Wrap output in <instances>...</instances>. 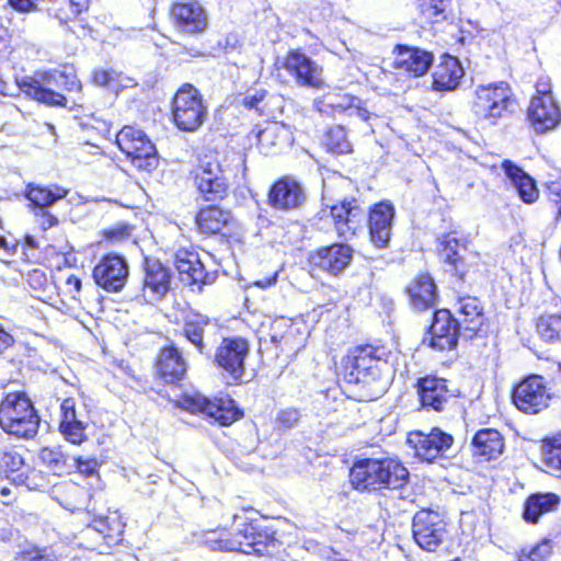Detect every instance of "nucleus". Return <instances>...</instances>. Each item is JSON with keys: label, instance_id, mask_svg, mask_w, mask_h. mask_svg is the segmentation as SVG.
<instances>
[{"label": "nucleus", "instance_id": "52", "mask_svg": "<svg viewBox=\"0 0 561 561\" xmlns=\"http://www.w3.org/2000/svg\"><path fill=\"white\" fill-rule=\"evenodd\" d=\"M552 553V543L548 539H543L534 546L530 550H526V556L533 561H547Z\"/></svg>", "mask_w": 561, "mask_h": 561}, {"label": "nucleus", "instance_id": "3", "mask_svg": "<svg viewBox=\"0 0 561 561\" xmlns=\"http://www.w3.org/2000/svg\"><path fill=\"white\" fill-rule=\"evenodd\" d=\"M516 105L511 87L503 81L479 84L473 91L471 112L478 121L495 125Z\"/></svg>", "mask_w": 561, "mask_h": 561}, {"label": "nucleus", "instance_id": "46", "mask_svg": "<svg viewBox=\"0 0 561 561\" xmlns=\"http://www.w3.org/2000/svg\"><path fill=\"white\" fill-rule=\"evenodd\" d=\"M541 459L548 469L561 470V435L542 442Z\"/></svg>", "mask_w": 561, "mask_h": 561}, {"label": "nucleus", "instance_id": "54", "mask_svg": "<svg viewBox=\"0 0 561 561\" xmlns=\"http://www.w3.org/2000/svg\"><path fill=\"white\" fill-rule=\"evenodd\" d=\"M27 282L35 290H45L46 287L51 286L46 274L43 271L34 270L28 274Z\"/></svg>", "mask_w": 561, "mask_h": 561}, {"label": "nucleus", "instance_id": "11", "mask_svg": "<svg viewBox=\"0 0 561 561\" xmlns=\"http://www.w3.org/2000/svg\"><path fill=\"white\" fill-rule=\"evenodd\" d=\"M278 69L285 70L298 85L321 89L324 85L323 68L300 50H290L277 60Z\"/></svg>", "mask_w": 561, "mask_h": 561}, {"label": "nucleus", "instance_id": "25", "mask_svg": "<svg viewBox=\"0 0 561 561\" xmlns=\"http://www.w3.org/2000/svg\"><path fill=\"white\" fill-rule=\"evenodd\" d=\"M353 259V249L343 243H335L319 249L311 257L313 265L331 275L341 274Z\"/></svg>", "mask_w": 561, "mask_h": 561}, {"label": "nucleus", "instance_id": "37", "mask_svg": "<svg viewBox=\"0 0 561 561\" xmlns=\"http://www.w3.org/2000/svg\"><path fill=\"white\" fill-rule=\"evenodd\" d=\"M271 339L276 344H284L289 350L299 348L305 342L304 332L299 324L286 318L273 321L271 325Z\"/></svg>", "mask_w": 561, "mask_h": 561}, {"label": "nucleus", "instance_id": "18", "mask_svg": "<svg viewBox=\"0 0 561 561\" xmlns=\"http://www.w3.org/2000/svg\"><path fill=\"white\" fill-rule=\"evenodd\" d=\"M408 443L414 448L416 457L431 462L447 454L453 446L454 438L439 428H433L428 434L411 433Z\"/></svg>", "mask_w": 561, "mask_h": 561}, {"label": "nucleus", "instance_id": "42", "mask_svg": "<svg viewBox=\"0 0 561 561\" xmlns=\"http://www.w3.org/2000/svg\"><path fill=\"white\" fill-rule=\"evenodd\" d=\"M325 102L336 112H348L350 116H358L363 121L369 118V111L362 105V101L345 93H329Z\"/></svg>", "mask_w": 561, "mask_h": 561}, {"label": "nucleus", "instance_id": "38", "mask_svg": "<svg viewBox=\"0 0 561 561\" xmlns=\"http://www.w3.org/2000/svg\"><path fill=\"white\" fill-rule=\"evenodd\" d=\"M560 499L554 493H536L527 497L524 504L523 518L536 524L545 514L558 508Z\"/></svg>", "mask_w": 561, "mask_h": 561}, {"label": "nucleus", "instance_id": "5", "mask_svg": "<svg viewBox=\"0 0 561 561\" xmlns=\"http://www.w3.org/2000/svg\"><path fill=\"white\" fill-rule=\"evenodd\" d=\"M20 90L27 96L47 105L66 106V98L53 90L54 85L65 87L67 91H80L81 83L75 75L65 72H45L41 81L33 77L18 80Z\"/></svg>", "mask_w": 561, "mask_h": 561}, {"label": "nucleus", "instance_id": "64", "mask_svg": "<svg viewBox=\"0 0 561 561\" xmlns=\"http://www.w3.org/2000/svg\"><path fill=\"white\" fill-rule=\"evenodd\" d=\"M278 277V271H275L272 275L265 278L256 279L252 283L253 286L259 287L261 289H267L271 286L276 284Z\"/></svg>", "mask_w": 561, "mask_h": 561}, {"label": "nucleus", "instance_id": "29", "mask_svg": "<svg viewBox=\"0 0 561 561\" xmlns=\"http://www.w3.org/2000/svg\"><path fill=\"white\" fill-rule=\"evenodd\" d=\"M458 323L467 337H472L484 324V313L479 300L463 297L457 302Z\"/></svg>", "mask_w": 561, "mask_h": 561}, {"label": "nucleus", "instance_id": "62", "mask_svg": "<svg viewBox=\"0 0 561 561\" xmlns=\"http://www.w3.org/2000/svg\"><path fill=\"white\" fill-rule=\"evenodd\" d=\"M537 94L535 96H554L551 92V82L547 78H541L536 84Z\"/></svg>", "mask_w": 561, "mask_h": 561}, {"label": "nucleus", "instance_id": "30", "mask_svg": "<svg viewBox=\"0 0 561 561\" xmlns=\"http://www.w3.org/2000/svg\"><path fill=\"white\" fill-rule=\"evenodd\" d=\"M413 308L424 310L433 308L437 301V289L430 274H420L407 287Z\"/></svg>", "mask_w": 561, "mask_h": 561}, {"label": "nucleus", "instance_id": "33", "mask_svg": "<svg viewBox=\"0 0 561 561\" xmlns=\"http://www.w3.org/2000/svg\"><path fill=\"white\" fill-rule=\"evenodd\" d=\"M174 265L182 282L187 285L205 284L207 274L198 254L194 251L181 249L175 254Z\"/></svg>", "mask_w": 561, "mask_h": 561}, {"label": "nucleus", "instance_id": "61", "mask_svg": "<svg viewBox=\"0 0 561 561\" xmlns=\"http://www.w3.org/2000/svg\"><path fill=\"white\" fill-rule=\"evenodd\" d=\"M111 76H113V69H98L93 73V81L98 85L107 88Z\"/></svg>", "mask_w": 561, "mask_h": 561}, {"label": "nucleus", "instance_id": "1", "mask_svg": "<svg viewBox=\"0 0 561 561\" xmlns=\"http://www.w3.org/2000/svg\"><path fill=\"white\" fill-rule=\"evenodd\" d=\"M194 542L213 551H240L245 554H268L276 546V540L266 531L247 520L238 524L233 535L225 529H207L193 534Z\"/></svg>", "mask_w": 561, "mask_h": 561}, {"label": "nucleus", "instance_id": "48", "mask_svg": "<svg viewBox=\"0 0 561 561\" xmlns=\"http://www.w3.org/2000/svg\"><path fill=\"white\" fill-rule=\"evenodd\" d=\"M327 146L334 153H348L352 145L347 139L346 130L342 126L332 127L327 135Z\"/></svg>", "mask_w": 561, "mask_h": 561}, {"label": "nucleus", "instance_id": "44", "mask_svg": "<svg viewBox=\"0 0 561 561\" xmlns=\"http://www.w3.org/2000/svg\"><path fill=\"white\" fill-rule=\"evenodd\" d=\"M67 193L68 191L66 188L59 186H55L54 188L32 186L27 192V198L43 209L50 206L56 201L64 198Z\"/></svg>", "mask_w": 561, "mask_h": 561}, {"label": "nucleus", "instance_id": "43", "mask_svg": "<svg viewBox=\"0 0 561 561\" xmlns=\"http://www.w3.org/2000/svg\"><path fill=\"white\" fill-rule=\"evenodd\" d=\"M208 324V318L206 316L199 313L188 314L184 327L183 334L184 336L197 347L199 352H203V335L204 329Z\"/></svg>", "mask_w": 561, "mask_h": 561}, {"label": "nucleus", "instance_id": "58", "mask_svg": "<svg viewBox=\"0 0 561 561\" xmlns=\"http://www.w3.org/2000/svg\"><path fill=\"white\" fill-rule=\"evenodd\" d=\"M299 416H300V414H299L298 410L285 409L278 413L277 420L279 421L280 424H283L287 427H291L295 424H297Z\"/></svg>", "mask_w": 561, "mask_h": 561}, {"label": "nucleus", "instance_id": "31", "mask_svg": "<svg viewBox=\"0 0 561 561\" xmlns=\"http://www.w3.org/2000/svg\"><path fill=\"white\" fill-rule=\"evenodd\" d=\"M331 216L334 220L337 233L341 237L348 238L355 234V231L360 226L363 211L356 205V201L353 199L332 206Z\"/></svg>", "mask_w": 561, "mask_h": 561}, {"label": "nucleus", "instance_id": "22", "mask_svg": "<svg viewBox=\"0 0 561 561\" xmlns=\"http://www.w3.org/2000/svg\"><path fill=\"white\" fill-rule=\"evenodd\" d=\"M171 274L168 267L158 260L147 259L145 263V276L142 296L146 301L154 304L160 301L169 291Z\"/></svg>", "mask_w": 561, "mask_h": 561}, {"label": "nucleus", "instance_id": "23", "mask_svg": "<svg viewBox=\"0 0 561 561\" xmlns=\"http://www.w3.org/2000/svg\"><path fill=\"white\" fill-rule=\"evenodd\" d=\"M251 137L256 140L260 151L265 154L277 153L285 145L291 140L289 128L277 122H268L263 126H256L252 130Z\"/></svg>", "mask_w": 561, "mask_h": 561}, {"label": "nucleus", "instance_id": "35", "mask_svg": "<svg viewBox=\"0 0 561 561\" xmlns=\"http://www.w3.org/2000/svg\"><path fill=\"white\" fill-rule=\"evenodd\" d=\"M419 394L423 407L435 411L443 410L450 398L446 380L436 377H425L419 381Z\"/></svg>", "mask_w": 561, "mask_h": 561}, {"label": "nucleus", "instance_id": "15", "mask_svg": "<svg viewBox=\"0 0 561 561\" xmlns=\"http://www.w3.org/2000/svg\"><path fill=\"white\" fill-rule=\"evenodd\" d=\"M527 119L536 134H546L561 124V107L554 96H533Z\"/></svg>", "mask_w": 561, "mask_h": 561}, {"label": "nucleus", "instance_id": "16", "mask_svg": "<svg viewBox=\"0 0 561 561\" xmlns=\"http://www.w3.org/2000/svg\"><path fill=\"white\" fill-rule=\"evenodd\" d=\"M171 20L175 30L185 35H198L208 28V14L197 1L174 3Z\"/></svg>", "mask_w": 561, "mask_h": 561}, {"label": "nucleus", "instance_id": "45", "mask_svg": "<svg viewBox=\"0 0 561 561\" xmlns=\"http://www.w3.org/2000/svg\"><path fill=\"white\" fill-rule=\"evenodd\" d=\"M537 332L546 342H561V316H541L537 321Z\"/></svg>", "mask_w": 561, "mask_h": 561}, {"label": "nucleus", "instance_id": "14", "mask_svg": "<svg viewBox=\"0 0 561 561\" xmlns=\"http://www.w3.org/2000/svg\"><path fill=\"white\" fill-rule=\"evenodd\" d=\"M0 472L14 484L24 485L30 490L41 489L45 485L42 472L26 465L16 451H0Z\"/></svg>", "mask_w": 561, "mask_h": 561}, {"label": "nucleus", "instance_id": "9", "mask_svg": "<svg viewBox=\"0 0 561 561\" xmlns=\"http://www.w3.org/2000/svg\"><path fill=\"white\" fill-rule=\"evenodd\" d=\"M180 403L188 412L201 413L225 426L242 416L234 401L229 398L209 400L199 393H193L184 394Z\"/></svg>", "mask_w": 561, "mask_h": 561}, {"label": "nucleus", "instance_id": "50", "mask_svg": "<svg viewBox=\"0 0 561 561\" xmlns=\"http://www.w3.org/2000/svg\"><path fill=\"white\" fill-rule=\"evenodd\" d=\"M89 7V0H68L66 8H60L56 13V16L62 23H67L69 20L78 16L82 11Z\"/></svg>", "mask_w": 561, "mask_h": 561}, {"label": "nucleus", "instance_id": "20", "mask_svg": "<svg viewBox=\"0 0 561 561\" xmlns=\"http://www.w3.org/2000/svg\"><path fill=\"white\" fill-rule=\"evenodd\" d=\"M128 276V266L119 255L104 256L93 270L95 283L107 291L121 290Z\"/></svg>", "mask_w": 561, "mask_h": 561}, {"label": "nucleus", "instance_id": "49", "mask_svg": "<svg viewBox=\"0 0 561 561\" xmlns=\"http://www.w3.org/2000/svg\"><path fill=\"white\" fill-rule=\"evenodd\" d=\"M41 457L43 461L58 474L64 473L67 468H71V466L67 465V459L59 449L45 448L42 450Z\"/></svg>", "mask_w": 561, "mask_h": 561}, {"label": "nucleus", "instance_id": "55", "mask_svg": "<svg viewBox=\"0 0 561 561\" xmlns=\"http://www.w3.org/2000/svg\"><path fill=\"white\" fill-rule=\"evenodd\" d=\"M18 248V242L12 236L0 234V260L5 261Z\"/></svg>", "mask_w": 561, "mask_h": 561}, {"label": "nucleus", "instance_id": "19", "mask_svg": "<svg viewBox=\"0 0 561 561\" xmlns=\"http://www.w3.org/2000/svg\"><path fill=\"white\" fill-rule=\"evenodd\" d=\"M249 355V344L244 339H224L216 352L217 364L228 371L234 380L242 377L244 360Z\"/></svg>", "mask_w": 561, "mask_h": 561}, {"label": "nucleus", "instance_id": "24", "mask_svg": "<svg viewBox=\"0 0 561 561\" xmlns=\"http://www.w3.org/2000/svg\"><path fill=\"white\" fill-rule=\"evenodd\" d=\"M439 255L442 260L450 265L455 273L460 277L469 272V267L465 262L461 251H467L471 241L466 236H457L455 232L444 234L438 239Z\"/></svg>", "mask_w": 561, "mask_h": 561}, {"label": "nucleus", "instance_id": "40", "mask_svg": "<svg viewBox=\"0 0 561 561\" xmlns=\"http://www.w3.org/2000/svg\"><path fill=\"white\" fill-rule=\"evenodd\" d=\"M476 456L490 460L502 454L504 443L501 434L492 428L479 431L472 440Z\"/></svg>", "mask_w": 561, "mask_h": 561}, {"label": "nucleus", "instance_id": "28", "mask_svg": "<svg viewBox=\"0 0 561 561\" xmlns=\"http://www.w3.org/2000/svg\"><path fill=\"white\" fill-rule=\"evenodd\" d=\"M394 208L389 203L375 205L369 215V232L371 241L378 248H385L391 236Z\"/></svg>", "mask_w": 561, "mask_h": 561}, {"label": "nucleus", "instance_id": "17", "mask_svg": "<svg viewBox=\"0 0 561 561\" xmlns=\"http://www.w3.org/2000/svg\"><path fill=\"white\" fill-rule=\"evenodd\" d=\"M445 523L438 513L420 511L413 518V537L424 550L435 551L445 536Z\"/></svg>", "mask_w": 561, "mask_h": 561}, {"label": "nucleus", "instance_id": "12", "mask_svg": "<svg viewBox=\"0 0 561 561\" xmlns=\"http://www.w3.org/2000/svg\"><path fill=\"white\" fill-rule=\"evenodd\" d=\"M343 373L348 382H368L376 380L386 362L374 355L371 347H358L343 358Z\"/></svg>", "mask_w": 561, "mask_h": 561}, {"label": "nucleus", "instance_id": "63", "mask_svg": "<svg viewBox=\"0 0 561 561\" xmlns=\"http://www.w3.org/2000/svg\"><path fill=\"white\" fill-rule=\"evenodd\" d=\"M130 234L129 228L127 226H122L118 228L110 229L105 232L106 238L113 240H121Z\"/></svg>", "mask_w": 561, "mask_h": 561}, {"label": "nucleus", "instance_id": "7", "mask_svg": "<svg viewBox=\"0 0 561 561\" xmlns=\"http://www.w3.org/2000/svg\"><path fill=\"white\" fill-rule=\"evenodd\" d=\"M125 523L117 511L94 518L80 533V542L88 550L105 553L106 549L122 540Z\"/></svg>", "mask_w": 561, "mask_h": 561}, {"label": "nucleus", "instance_id": "57", "mask_svg": "<svg viewBox=\"0 0 561 561\" xmlns=\"http://www.w3.org/2000/svg\"><path fill=\"white\" fill-rule=\"evenodd\" d=\"M57 267L60 268L61 265L64 266H73L77 264V256L73 253V250L71 247L66 245L64 251L57 253Z\"/></svg>", "mask_w": 561, "mask_h": 561}, {"label": "nucleus", "instance_id": "10", "mask_svg": "<svg viewBox=\"0 0 561 561\" xmlns=\"http://www.w3.org/2000/svg\"><path fill=\"white\" fill-rule=\"evenodd\" d=\"M225 168L215 157H206L194 169V183L206 201L224 198L228 191V178Z\"/></svg>", "mask_w": 561, "mask_h": 561}, {"label": "nucleus", "instance_id": "47", "mask_svg": "<svg viewBox=\"0 0 561 561\" xmlns=\"http://www.w3.org/2000/svg\"><path fill=\"white\" fill-rule=\"evenodd\" d=\"M450 0H416V8L421 15L431 22L445 19V12Z\"/></svg>", "mask_w": 561, "mask_h": 561}, {"label": "nucleus", "instance_id": "4", "mask_svg": "<svg viewBox=\"0 0 561 561\" xmlns=\"http://www.w3.org/2000/svg\"><path fill=\"white\" fill-rule=\"evenodd\" d=\"M1 428L16 437H33L39 426V417L25 393L11 392L0 404Z\"/></svg>", "mask_w": 561, "mask_h": 561}, {"label": "nucleus", "instance_id": "8", "mask_svg": "<svg viewBox=\"0 0 561 561\" xmlns=\"http://www.w3.org/2000/svg\"><path fill=\"white\" fill-rule=\"evenodd\" d=\"M116 144L137 169L150 171L157 167L156 147L141 129L123 127L116 135Z\"/></svg>", "mask_w": 561, "mask_h": 561}, {"label": "nucleus", "instance_id": "41", "mask_svg": "<svg viewBox=\"0 0 561 561\" xmlns=\"http://www.w3.org/2000/svg\"><path fill=\"white\" fill-rule=\"evenodd\" d=\"M231 220V215L216 206H209L199 210L196 216L198 230L205 234L219 233Z\"/></svg>", "mask_w": 561, "mask_h": 561}, {"label": "nucleus", "instance_id": "2", "mask_svg": "<svg viewBox=\"0 0 561 561\" xmlns=\"http://www.w3.org/2000/svg\"><path fill=\"white\" fill-rule=\"evenodd\" d=\"M409 480L408 469L394 458H362L350 471L352 486L360 492L400 489Z\"/></svg>", "mask_w": 561, "mask_h": 561}, {"label": "nucleus", "instance_id": "53", "mask_svg": "<svg viewBox=\"0 0 561 561\" xmlns=\"http://www.w3.org/2000/svg\"><path fill=\"white\" fill-rule=\"evenodd\" d=\"M134 84L133 79L123 76L122 72H118L113 69V76L110 77L107 88L108 90L118 93L122 89L131 87Z\"/></svg>", "mask_w": 561, "mask_h": 561}, {"label": "nucleus", "instance_id": "59", "mask_svg": "<svg viewBox=\"0 0 561 561\" xmlns=\"http://www.w3.org/2000/svg\"><path fill=\"white\" fill-rule=\"evenodd\" d=\"M549 199L557 207V220H561V185L552 183L549 186Z\"/></svg>", "mask_w": 561, "mask_h": 561}, {"label": "nucleus", "instance_id": "56", "mask_svg": "<svg viewBox=\"0 0 561 561\" xmlns=\"http://www.w3.org/2000/svg\"><path fill=\"white\" fill-rule=\"evenodd\" d=\"M81 290V280L75 276L70 275L67 277L65 283L64 291L72 299L78 300V295Z\"/></svg>", "mask_w": 561, "mask_h": 561}, {"label": "nucleus", "instance_id": "26", "mask_svg": "<svg viewBox=\"0 0 561 561\" xmlns=\"http://www.w3.org/2000/svg\"><path fill=\"white\" fill-rule=\"evenodd\" d=\"M268 198L273 207L288 210L301 206L306 195L300 183L293 178L286 176L272 186Z\"/></svg>", "mask_w": 561, "mask_h": 561}, {"label": "nucleus", "instance_id": "21", "mask_svg": "<svg viewBox=\"0 0 561 561\" xmlns=\"http://www.w3.org/2000/svg\"><path fill=\"white\" fill-rule=\"evenodd\" d=\"M460 330L458 321L448 310H437L431 325L428 345L437 351L451 350L457 345Z\"/></svg>", "mask_w": 561, "mask_h": 561}, {"label": "nucleus", "instance_id": "27", "mask_svg": "<svg viewBox=\"0 0 561 561\" xmlns=\"http://www.w3.org/2000/svg\"><path fill=\"white\" fill-rule=\"evenodd\" d=\"M463 75L460 61L456 57L444 55L434 67L432 87L435 91H454L459 87Z\"/></svg>", "mask_w": 561, "mask_h": 561}, {"label": "nucleus", "instance_id": "36", "mask_svg": "<svg viewBox=\"0 0 561 561\" xmlns=\"http://www.w3.org/2000/svg\"><path fill=\"white\" fill-rule=\"evenodd\" d=\"M502 170L506 179L517 190L523 202L531 204L537 201L539 191L533 178H530L522 168L512 161L504 160Z\"/></svg>", "mask_w": 561, "mask_h": 561}, {"label": "nucleus", "instance_id": "51", "mask_svg": "<svg viewBox=\"0 0 561 561\" xmlns=\"http://www.w3.org/2000/svg\"><path fill=\"white\" fill-rule=\"evenodd\" d=\"M72 462L70 466H73L80 474L84 477L99 476L100 462L96 458L77 457L72 459Z\"/></svg>", "mask_w": 561, "mask_h": 561}, {"label": "nucleus", "instance_id": "60", "mask_svg": "<svg viewBox=\"0 0 561 561\" xmlns=\"http://www.w3.org/2000/svg\"><path fill=\"white\" fill-rule=\"evenodd\" d=\"M21 561H55V559L47 550L35 549L25 552Z\"/></svg>", "mask_w": 561, "mask_h": 561}, {"label": "nucleus", "instance_id": "39", "mask_svg": "<svg viewBox=\"0 0 561 561\" xmlns=\"http://www.w3.org/2000/svg\"><path fill=\"white\" fill-rule=\"evenodd\" d=\"M159 374L167 382L183 378L186 373V363L178 348L165 347L160 352L157 363Z\"/></svg>", "mask_w": 561, "mask_h": 561}, {"label": "nucleus", "instance_id": "6", "mask_svg": "<svg viewBox=\"0 0 561 561\" xmlns=\"http://www.w3.org/2000/svg\"><path fill=\"white\" fill-rule=\"evenodd\" d=\"M207 117V107L199 91L191 84L181 87L173 98L172 119L182 131H196Z\"/></svg>", "mask_w": 561, "mask_h": 561}, {"label": "nucleus", "instance_id": "13", "mask_svg": "<svg viewBox=\"0 0 561 561\" xmlns=\"http://www.w3.org/2000/svg\"><path fill=\"white\" fill-rule=\"evenodd\" d=\"M551 394L541 376L533 375L522 380L514 389L513 402L528 414H537L549 405Z\"/></svg>", "mask_w": 561, "mask_h": 561}, {"label": "nucleus", "instance_id": "32", "mask_svg": "<svg viewBox=\"0 0 561 561\" xmlns=\"http://www.w3.org/2000/svg\"><path fill=\"white\" fill-rule=\"evenodd\" d=\"M432 61L433 56L426 50L415 47H400L394 66L408 75L420 77L426 73Z\"/></svg>", "mask_w": 561, "mask_h": 561}, {"label": "nucleus", "instance_id": "34", "mask_svg": "<svg viewBox=\"0 0 561 561\" xmlns=\"http://www.w3.org/2000/svg\"><path fill=\"white\" fill-rule=\"evenodd\" d=\"M75 400L71 398L65 399L60 404L61 421L59 431L71 444L80 445L87 440L85 424L77 419Z\"/></svg>", "mask_w": 561, "mask_h": 561}]
</instances>
